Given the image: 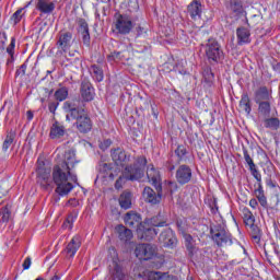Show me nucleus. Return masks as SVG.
I'll list each match as a JSON object with an SVG mask.
<instances>
[{"label":"nucleus","instance_id":"nucleus-15","mask_svg":"<svg viewBox=\"0 0 280 280\" xmlns=\"http://www.w3.org/2000/svg\"><path fill=\"white\" fill-rule=\"evenodd\" d=\"M175 178L179 185H187L191 180V167L182 164L176 171Z\"/></svg>","mask_w":280,"mask_h":280},{"label":"nucleus","instance_id":"nucleus-50","mask_svg":"<svg viewBox=\"0 0 280 280\" xmlns=\"http://www.w3.org/2000/svg\"><path fill=\"white\" fill-rule=\"evenodd\" d=\"M23 8L19 9L16 12L13 13L12 19L14 23H21V19H23Z\"/></svg>","mask_w":280,"mask_h":280},{"label":"nucleus","instance_id":"nucleus-46","mask_svg":"<svg viewBox=\"0 0 280 280\" xmlns=\"http://www.w3.org/2000/svg\"><path fill=\"white\" fill-rule=\"evenodd\" d=\"M243 154H244L245 162L247 163L249 168L255 167V162L253 161V158H250V154H248V150H246V148H243Z\"/></svg>","mask_w":280,"mask_h":280},{"label":"nucleus","instance_id":"nucleus-5","mask_svg":"<svg viewBox=\"0 0 280 280\" xmlns=\"http://www.w3.org/2000/svg\"><path fill=\"white\" fill-rule=\"evenodd\" d=\"M205 54L210 65H218L224 60V50L222 45L215 38H209L205 45Z\"/></svg>","mask_w":280,"mask_h":280},{"label":"nucleus","instance_id":"nucleus-4","mask_svg":"<svg viewBox=\"0 0 280 280\" xmlns=\"http://www.w3.org/2000/svg\"><path fill=\"white\" fill-rule=\"evenodd\" d=\"M135 25L128 14L115 13L112 31L116 36H128Z\"/></svg>","mask_w":280,"mask_h":280},{"label":"nucleus","instance_id":"nucleus-2","mask_svg":"<svg viewBox=\"0 0 280 280\" xmlns=\"http://www.w3.org/2000/svg\"><path fill=\"white\" fill-rule=\"evenodd\" d=\"M69 180L78 183V175L67 164H56L52 167V182L57 185L56 194L69 196L73 191V184Z\"/></svg>","mask_w":280,"mask_h":280},{"label":"nucleus","instance_id":"nucleus-42","mask_svg":"<svg viewBox=\"0 0 280 280\" xmlns=\"http://www.w3.org/2000/svg\"><path fill=\"white\" fill-rule=\"evenodd\" d=\"M175 154L178 159V163H180V161H185V156H187V148L183 144L178 145L175 150Z\"/></svg>","mask_w":280,"mask_h":280},{"label":"nucleus","instance_id":"nucleus-8","mask_svg":"<svg viewBox=\"0 0 280 280\" xmlns=\"http://www.w3.org/2000/svg\"><path fill=\"white\" fill-rule=\"evenodd\" d=\"M151 225L153 228H148L143 233V240L150 242V240H154L156 235H159V228L167 226V221L163 218V215L159 214L156 217L151 218Z\"/></svg>","mask_w":280,"mask_h":280},{"label":"nucleus","instance_id":"nucleus-60","mask_svg":"<svg viewBox=\"0 0 280 280\" xmlns=\"http://www.w3.org/2000/svg\"><path fill=\"white\" fill-rule=\"evenodd\" d=\"M26 118L28 121H32L34 119V113L32 110H27Z\"/></svg>","mask_w":280,"mask_h":280},{"label":"nucleus","instance_id":"nucleus-47","mask_svg":"<svg viewBox=\"0 0 280 280\" xmlns=\"http://www.w3.org/2000/svg\"><path fill=\"white\" fill-rule=\"evenodd\" d=\"M259 205H261L264 207V209H268V199L266 198V195L262 192V194H258V195H255Z\"/></svg>","mask_w":280,"mask_h":280},{"label":"nucleus","instance_id":"nucleus-9","mask_svg":"<svg viewBox=\"0 0 280 280\" xmlns=\"http://www.w3.org/2000/svg\"><path fill=\"white\" fill-rule=\"evenodd\" d=\"M37 183L43 187H49L51 185V168L45 165V161L37 160Z\"/></svg>","mask_w":280,"mask_h":280},{"label":"nucleus","instance_id":"nucleus-59","mask_svg":"<svg viewBox=\"0 0 280 280\" xmlns=\"http://www.w3.org/2000/svg\"><path fill=\"white\" fill-rule=\"evenodd\" d=\"M257 199H250L249 200V207H252V209H257Z\"/></svg>","mask_w":280,"mask_h":280},{"label":"nucleus","instance_id":"nucleus-3","mask_svg":"<svg viewBox=\"0 0 280 280\" xmlns=\"http://www.w3.org/2000/svg\"><path fill=\"white\" fill-rule=\"evenodd\" d=\"M145 165H148V159L145 156H138L133 165H127L120 176L115 183V189H121L126 180H141L145 174Z\"/></svg>","mask_w":280,"mask_h":280},{"label":"nucleus","instance_id":"nucleus-20","mask_svg":"<svg viewBox=\"0 0 280 280\" xmlns=\"http://www.w3.org/2000/svg\"><path fill=\"white\" fill-rule=\"evenodd\" d=\"M247 231L254 244L261 243V237H264V232L261 231V228H259V225H257L256 223H252V225L247 226Z\"/></svg>","mask_w":280,"mask_h":280},{"label":"nucleus","instance_id":"nucleus-28","mask_svg":"<svg viewBox=\"0 0 280 280\" xmlns=\"http://www.w3.org/2000/svg\"><path fill=\"white\" fill-rule=\"evenodd\" d=\"M100 174H103V178H110L113 180L115 175L113 174V164L110 163H103L98 166Z\"/></svg>","mask_w":280,"mask_h":280},{"label":"nucleus","instance_id":"nucleus-26","mask_svg":"<svg viewBox=\"0 0 280 280\" xmlns=\"http://www.w3.org/2000/svg\"><path fill=\"white\" fill-rule=\"evenodd\" d=\"M65 137V126L60 125V122L56 121L52 124L50 128V139H60Z\"/></svg>","mask_w":280,"mask_h":280},{"label":"nucleus","instance_id":"nucleus-53","mask_svg":"<svg viewBox=\"0 0 280 280\" xmlns=\"http://www.w3.org/2000/svg\"><path fill=\"white\" fill-rule=\"evenodd\" d=\"M167 189L172 196V194L178 189V184H176V182H168Z\"/></svg>","mask_w":280,"mask_h":280},{"label":"nucleus","instance_id":"nucleus-33","mask_svg":"<svg viewBox=\"0 0 280 280\" xmlns=\"http://www.w3.org/2000/svg\"><path fill=\"white\" fill-rule=\"evenodd\" d=\"M90 73L92 78L96 80V82H102L104 80V70L97 65H93L90 68Z\"/></svg>","mask_w":280,"mask_h":280},{"label":"nucleus","instance_id":"nucleus-36","mask_svg":"<svg viewBox=\"0 0 280 280\" xmlns=\"http://www.w3.org/2000/svg\"><path fill=\"white\" fill-rule=\"evenodd\" d=\"M264 126L269 130H278L280 128V120L277 117L266 118L264 120Z\"/></svg>","mask_w":280,"mask_h":280},{"label":"nucleus","instance_id":"nucleus-57","mask_svg":"<svg viewBox=\"0 0 280 280\" xmlns=\"http://www.w3.org/2000/svg\"><path fill=\"white\" fill-rule=\"evenodd\" d=\"M147 31H145V27H142V26H137L136 27V36L139 37V36H143V34H145Z\"/></svg>","mask_w":280,"mask_h":280},{"label":"nucleus","instance_id":"nucleus-10","mask_svg":"<svg viewBox=\"0 0 280 280\" xmlns=\"http://www.w3.org/2000/svg\"><path fill=\"white\" fill-rule=\"evenodd\" d=\"M135 255L138 259L148 261L153 257H156V247L155 245L148 243L138 244L135 248Z\"/></svg>","mask_w":280,"mask_h":280},{"label":"nucleus","instance_id":"nucleus-27","mask_svg":"<svg viewBox=\"0 0 280 280\" xmlns=\"http://www.w3.org/2000/svg\"><path fill=\"white\" fill-rule=\"evenodd\" d=\"M116 230L121 242H130L132 240V231L130 229H127L124 225H118Z\"/></svg>","mask_w":280,"mask_h":280},{"label":"nucleus","instance_id":"nucleus-35","mask_svg":"<svg viewBox=\"0 0 280 280\" xmlns=\"http://www.w3.org/2000/svg\"><path fill=\"white\" fill-rule=\"evenodd\" d=\"M270 102L268 101H261L258 102V113L262 115V117H270Z\"/></svg>","mask_w":280,"mask_h":280},{"label":"nucleus","instance_id":"nucleus-17","mask_svg":"<svg viewBox=\"0 0 280 280\" xmlns=\"http://www.w3.org/2000/svg\"><path fill=\"white\" fill-rule=\"evenodd\" d=\"M124 222L129 229H139L141 224V214L130 211L125 214Z\"/></svg>","mask_w":280,"mask_h":280},{"label":"nucleus","instance_id":"nucleus-55","mask_svg":"<svg viewBox=\"0 0 280 280\" xmlns=\"http://www.w3.org/2000/svg\"><path fill=\"white\" fill-rule=\"evenodd\" d=\"M22 266L24 270H30V266H32V258L26 257Z\"/></svg>","mask_w":280,"mask_h":280},{"label":"nucleus","instance_id":"nucleus-40","mask_svg":"<svg viewBox=\"0 0 280 280\" xmlns=\"http://www.w3.org/2000/svg\"><path fill=\"white\" fill-rule=\"evenodd\" d=\"M14 132L10 131L4 141H3V144H2V150L3 152H7V150H10V145H12L14 143Z\"/></svg>","mask_w":280,"mask_h":280},{"label":"nucleus","instance_id":"nucleus-30","mask_svg":"<svg viewBox=\"0 0 280 280\" xmlns=\"http://www.w3.org/2000/svg\"><path fill=\"white\" fill-rule=\"evenodd\" d=\"M240 108L244 110L247 115H250L253 107L250 105V97H248L247 93L242 95L240 101Z\"/></svg>","mask_w":280,"mask_h":280},{"label":"nucleus","instance_id":"nucleus-22","mask_svg":"<svg viewBox=\"0 0 280 280\" xmlns=\"http://www.w3.org/2000/svg\"><path fill=\"white\" fill-rule=\"evenodd\" d=\"M121 209L128 210L132 207V192L125 190L118 199Z\"/></svg>","mask_w":280,"mask_h":280},{"label":"nucleus","instance_id":"nucleus-32","mask_svg":"<svg viewBox=\"0 0 280 280\" xmlns=\"http://www.w3.org/2000/svg\"><path fill=\"white\" fill-rule=\"evenodd\" d=\"M242 213H243V220H244V224H245L246 229H247V226L255 224V215L253 214L250 209L243 208Z\"/></svg>","mask_w":280,"mask_h":280},{"label":"nucleus","instance_id":"nucleus-34","mask_svg":"<svg viewBox=\"0 0 280 280\" xmlns=\"http://www.w3.org/2000/svg\"><path fill=\"white\" fill-rule=\"evenodd\" d=\"M145 277L147 280H170V275L161 271H148Z\"/></svg>","mask_w":280,"mask_h":280},{"label":"nucleus","instance_id":"nucleus-54","mask_svg":"<svg viewBox=\"0 0 280 280\" xmlns=\"http://www.w3.org/2000/svg\"><path fill=\"white\" fill-rule=\"evenodd\" d=\"M112 143H113V141H110V139L104 140L101 143L100 148H101V150H107V148H110Z\"/></svg>","mask_w":280,"mask_h":280},{"label":"nucleus","instance_id":"nucleus-13","mask_svg":"<svg viewBox=\"0 0 280 280\" xmlns=\"http://www.w3.org/2000/svg\"><path fill=\"white\" fill-rule=\"evenodd\" d=\"M110 154L114 163L120 167H125V165L130 163V155H128L121 148L113 149Z\"/></svg>","mask_w":280,"mask_h":280},{"label":"nucleus","instance_id":"nucleus-31","mask_svg":"<svg viewBox=\"0 0 280 280\" xmlns=\"http://www.w3.org/2000/svg\"><path fill=\"white\" fill-rule=\"evenodd\" d=\"M256 104H259V102H264L265 100H270V92H268V88L260 86L256 92Z\"/></svg>","mask_w":280,"mask_h":280},{"label":"nucleus","instance_id":"nucleus-51","mask_svg":"<svg viewBox=\"0 0 280 280\" xmlns=\"http://www.w3.org/2000/svg\"><path fill=\"white\" fill-rule=\"evenodd\" d=\"M25 71H27V63L20 66V68L15 71V78H23V75H25Z\"/></svg>","mask_w":280,"mask_h":280},{"label":"nucleus","instance_id":"nucleus-12","mask_svg":"<svg viewBox=\"0 0 280 280\" xmlns=\"http://www.w3.org/2000/svg\"><path fill=\"white\" fill-rule=\"evenodd\" d=\"M77 24L79 26L78 32L81 35L83 45H85V47H91V32L89 30V23L86 20L79 18L77 19Z\"/></svg>","mask_w":280,"mask_h":280},{"label":"nucleus","instance_id":"nucleus-52","mask_svg":"<svg viewBox=\"0 0 280 280\" xmlns=\"http://www.w3.org/2000/svg\"><path fill=\"white\" fill-rule=\"evenodd\" d=\"M266 185H267V187H269L270 189H280L279 184H277L276 180H272V178L266 179Z\"/></svg>","mask_w":280,"mask_h":280},{"label":"nucleus","instance_id":"nucleus-25","mask_svg":"<svg viewBox=\"0 0 280 280\" xmlns=\"http://www.w3.org/2000/svg\"><path fill=\"white\" fill-rule=\"evenodd\" d=\"M202 4L200 0H192L188 4V14H190L191 19H196V16H200L202 14Z\"/></svg>","mask_w":280,"mask_h":280},{"label":"nucleus","instance_id":"nucleus-63","mask_svg":"<svg viewBox=\"0 0 280 280\" xmlns=\"http://www.w3.org/2000/svg\"><path fill=\"white\" fill-rule=\"evenodd\" d=\"M68 205H70V207H75L78 205V201L75 200V198H72L68 201Z\"/></svg>","mask_w":280,"mask_h":280},{"label":"nucleus","instance_id":"nucleus-44","mask_svg":"<svg viewBox=\"0 0 280 280\" xmlns=\"http://www.w3.org/2000/svg\"><path fill=\"white\" fill-rule=\"evenodd\" d=\"M182 233L185 240L186 248H192L194 246H196V241H194V236H191V234L185 233V231H183Z\"/></svg>","mask_w":280,"mask_h":280},{"label":"nucleus","instance_id":"nucleus-41","mask_svg":"<svg viewBox=\"0 0 280 280\" xmlns=\"http://www.w3.org/2000/svg\"><path fill=\"white\" fill-rule=\"evenodd\" d=\"M10 209H12V206L10 205H7L4 208H2L0 212V215H2L0 221L10 222V218L12 215V211Z\"/></svg>","mask_w":280,"mask_h":280},{"label":"nucleus","instance_id":"nucleus-48","mask_svg":"<svg viewBox=\"0 0 280 280\" xmlns=\"http://www.w3.org/2000/svg\"><path fill=\"white\" fill-rule=\"evenodd\" d=\"M16 47V39L14 37L11 38L10 45L7 47V54L14 58V48Z\"/></svg>","mask_w":280,"mask_h":280},{"label":"nucleus","instance_id":"nucleus-38","mask_svg":"<svg viewBox=\"0 0 280 280\" xmlns=\"http://www.w3.org/2000/svg\"><path fill=\"white\" fill-rule=\"evenodd\" d=\"M230 10L234 12V14H242V12H244L242 0H230Z\"/></svg>","mask_w":280,"mask_h":280},{"label":"nucleus","instance_id":"nucleus-18","mask_svg":"<svg viewBox=\"0 0 280 280\" xmlns=\"http://www.w3.org/2000/svg\"><path fill=\"white\" fill-rule=\"evenodd\" d=\"M147 177L149 178V183L153 185V187H162L161 185V174L154 165L150 164L147 168Z\"/></svg>","mask_w":280,"mask_h":280},{"label":"nucleus","instance_id":"nucleus-49","mask_svg":"<svg viewBox=\"0 0 280 280\" xmlns=\"http://www.w3.org/2000/svg\"><path fill=\"white\" fill-rule=\"evenodd\" d=\"M252 176L257 180V183H261V173L257 170V165L249 168Z\"/></svg>","mask_w":280,"mask_h":280},{"label":"nucleus","instance_id":"nucleus-29","mask_svg":"<svg viewBox=\"0 0 280 280\" xmlns=\"http://www.w3.org/2000/svg\"><path fill=\"white\" fill-rule=\"evenodd\" d=\"M186 249L190 261H196L197 264H200V261H202V253L197 246L188 247Z\"/></svg>","mask_w":280,"mask_h":280},{"label":"nucleus","instance_id":"nucleus-56","mask_svg":"<svg viewBox=\"0 0 280 280\" xmlns=\"http://www.w3.org/2000/svg\"><path fill=\"white\" fill-rule=\"evenodd\" d=\"M59 103L58 102H51L48 104V109L50 113H56V109L58 108Z\"/></svg>","mask_w":280,"mask_h":280},{"label":"nucleus","instance_id":"nucleus-1","mask_svg":"<svg viewBox=\"0 0 280 280\" xmlns=\"http://www.w3.org/2000/svg\"><path fill=\"white\" fill-rule=\"evenodd\" d=\"M67 121L75 120L74 127L81 135H89L93 130V120L89 116V112L84 107L78 106L75 101H67L63 103Z\"/></svg>","mask_w":280,"mask_h":280},{"label":"nucleus","instance_id":"nucleus-43","mask_svg":"<svg viewBox=\"0 0 280 280\" xmlns=\"http://www.w3.org/2000/svg\"><path fill=\"white\" fill-rule=\"evenodd\" d=\"M126 56H124V51H114L107 56L108 62H117V60H124Z\"/></svg>","mask_w":280,"mask_h":280},{"label":"nucleus","instance_id":"nucleus-37","mask_svg":"<svg viewBox=\"0 0 280 280\" xmlns=\"http://www.w3.org/2000/svg\"><path fill=\"white\" fill-rule=\"evenodd\" d=\"M113 280H126V273L124 272V268L119 266V264H115L114 269L112 271Z\"/></svg>","mask_w":280,"mask_h":280},{"label":"nucleus","instance_id":"nucleus-45","mask_svg":"<svg viewBox=\"0 0 280 280\" xmlns=\"http://www.w3.org/2000/svg\"><path fill=\"white\" fill-rule=\"evenodd\" d=\"M78 219L77 214L70 213L66 221L63 222V229H73V222Z\"/></svg>","mask_w":280,"mask_h":280},{"label":"nucleus","instance_id":"nucleus-16","mask_svg":"<svg viewBox=\"0 0 280 280\" xmlns=\"http://www.w3.org/2000/svg\"><path fill=\"white\" fill-rule=\"evenodd\" d=\"M80 93L84 102H93L95 97V89L93 84L86 80L81 82Z\"/></svg>","mask_w":280,"mask_h":280},{"label":"nucleus","instance_id":"nucleus-11","mask_svg":"<svg viewBox=\"0 0 280 280\" xmlns=\"http://www.w3.org/2000/svg\"><path fill=\"white\" fill-rule=\"evenodd\" d=\"M156 191L150 187H144L142 196L149 205H160L163 198V186H155Z\"/></svg>","mask_w":280,"mask_h":280},{"label":"nucleus","instance_id":"nucleus-6","mask_svg":"<svg viewBox=\"0 0 280 280\" xmlns=\"http://www.w3.org/2000/svg\"><path fill=\"white\" fill-rule=\"evenodd\" d=\"M210 235L214 244L219 247L231 246L233 244V236L230 231L222 224H215L210 228Z\"/></svg>","mask_w":280,"mask_h":280},{"label":"nucleus","instance_id":"nucleus-62","mask_svg":"<svg viewBox=\"0 0 280 280\" xmlns=\"http://www.w3.org/2000/svg\"><path fill=\"white\" fill-rule=\"evenodd\" d=\"M8 194V189H3V186L0 185V199Z\"/></svg>","mask_w":280,"mask_h":280},{"label":"nucleus","instance_id":"nucleus-61","mask_svg":"<svg viewBox=\"0 0 280 280\" xmlns=\"http://www.w3.org/2000/svg\"><path fill=\"white\" fill-rule=\"evenodd\" d=\"M176 71H178V73H180V75H187V70L179 68L178 66H176Z\"/></svg>","mask_w":280,"mask_h":280},{"label":"nucleus","instance_id":"nucleus-24","mask_svg":"<svg viewBox=\"0 0 280 280\" xmlns=\"http://www.w3.org/2000/svg\"><path fill=\"white\" fill-rule=\"evenodd\" d=\"M78 163V160H75V151L68 150L65 153V160L59 165H66V167L70 168V172H73V167H75V164Z\"/></svg>","mask_w":280,"mask_h":280},{"label":"nucleus","instance_id":"nucleus-64","mask_svg":"<svg viewBox=\"0 0 280 280\" xmlns=\"http://www.w3.org/2000/svg\"><path fill=\"white\" fill-rule=\"evenodd\" d=\"M273 70L280 73V63H277L276 66H273Z\"/></svg>","mask_w":280,"mask_h":280},{"label":"nucleus","instance_id":"nucleus-39","mask_svg":"<svg viewBox=\"0 0 280 280\" xmlns=\"http://www.w3.org/2000/svg\"><path fill=\"white\" fill-rule=\"evenodd\" d=\"M69 97V89L67 88H60L55 92V100L57 102H65Z\"/></svg>","mask_w":280,"mask_h":280},{"label":"nucleus","instance_id":"nucleus-19","mask_svg":"<svg viewBox=\"0 0 280 280\" xmlns=\"http://www.w3.org/2000/svg\"><path fill=\"white\" fill-rule=\"evenodd\" d=\"M36 10L42 14H51L56 10V3L49 0H37Z\"/></svg>","mask_w":280,"mask_h":280},{"label":"nucleus","instance_id":"nucleus-14","mask_svg":"<svg viewBox=\"0 0 280 280\" xmlns=\"http://www.w3.org/2000/svg\"><path fill=\"white\" fill-rule=\"evenodd\" d=\"M159 242L164 248H174L176 246V236L172 229L167 228L164 230L159 236Z\"/></svg>","mask_w":280,"mask_h":280},{"label":"nucleus","instance_id":"nucleus-21","mask_svg":"<svg viewBox=\"0 0 280 280\" xmlns=\"http://www.w3.org/2000/svg\"><path fill=\"white\" fill-rule=\"evenodd\" d=\"M80 246H82V241L80 240V236L72 237V240L66 247L67 255H69V257H75V253H78Z\"/></svg>","mask_w":280,"mask_h":280},{"label":"nucleus","instance_id":"nucleus-58","mask_svg":"<svg viewBox=\"0 0 280 280\" xmlns=\"http://www.w3.org/2000/svg\"><path fill=\"white\" fill-rule=\"evenodd\" d=\"M255 196L259 194H264V186L261 185V182H257V188L254 190Z\"/></svg>","mask_w":280,"mask_h":280},{"label":"nucleus","instance_id":"nucleus-7","mask_svg":"<svg viewBox=\"0 0 280 280\" xmlns=\"http://www.w3.org/2000/svg\"><path fill=\"white\" fill-rule=\"evenodd\" d=\"M56 47L58 49L57 56L68 54L73 47V33L69 31H61L57 35Z\"/></svg>","mask_w":280,"mask_h":280},{"label":"nucleus","instance_id":"nucleus-23","mask_svg":"<svg viewBox=\"0 0 280 280\" xmlns=\"http://www.w3.org/2000/svg\"><path fill=\"white\" fill-rule=\"evenodd\" d=\"M238 45H248L250 43V31L246 27H238L236 30Z\"/></svg>","mask_w":280,"mask_h":280}]
</instances>
